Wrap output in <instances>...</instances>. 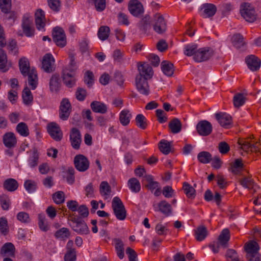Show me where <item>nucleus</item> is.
I'll list each match as a JSON object with an SVG mask.
<instances>
[{
    "mask_svg": "<svg viewBox=\"0 0 261 261\" xmlns=\"http://www.w3.org/2000/svg\"><path fill=\"white\" fill-rule=\"evenodd\" d=\"M22 99L25 105H29L33 101V95L28 87H25L22 91Z\"/></svg>",
    "mask_w": 261,
    "mask_h": 261,
    "instance_id": "51",
    "label": "nucleus"
},
{
    "mask_svg": "<svg viewBox=\"0 0 261 261\" xmlns=\"http://www.w3.org/2000/svg\"><path fill=\"white\" fill-rule=\"evenodd\" d=\"M213 54L214 53L212 49L208 48H202L197 49L193 59L196 62H201L208 60L213 56Z\"/></svg>",
    "mask_w": 261,
    "mask_h": 261,
    "instance_id": "10",
    "label": "nucleus"
},
{
    "mask_svg": "<svg viewBox=\"0 0 261 261\" xmlns=\"http://www.w3.org/2000/svg\"><path fill=\"white\" fill-rule=\"evenodd\" d=\"M238 143L241 146V148L244 151L257 152L259 151L257 143L255 144L249 139H239Z\"/></svg>",
    "mask_w": 261,
    "mask_h": 261,
    "instance_id": "16",
    "label": "nucleus"
},
{
    "mask_svg": "<svg viewBox=\"0 0 261 261\" xmlns=\"http://www.w3.org/2000/svg\"><path fill=\"white\" fill-rule=\"evenodd\" d=\"M150 17L148 15L144 16L138 23V27L139 29L146 33L150 28Z\"/></svg>",
    "mask_w": 261,
    "mask_h": 261,
    "instance_id": "36",
    "label": "nucleus"
},
{
    "mask_svg": "<svg viewBox=\"0 0 261 261\" xmlns=\"http://www.w3.org/2000/svg\"><path fill=\"white\" fill-rule=\"evenodd\" d=\"M232 42L234 46L237 48H240L243 46L245 43L244 41V38L240 34H234L232 38Z\"/></svg>",
    "mask_w": 261,
    "mask_h": 261,
    "instance_id": "43",
    "label": "nucleus"
},
{
    "mask_svg": "<svg viewBox=\"0 0 261 261\" xmlns=\"http://www.w3.org/2000/svg\"><path fill=\"white\" fill-rule=\"evenodd\" d=\"M197 50V45L196 44H188L184 47V54L187 56H195Z\"/></svg>",
    "mask_w": 261,
    "mask_h": 261,
    "instance_id": "55",
    "label": "nucleus"
},
{
    "mask_svg": "<svg viewBox=\"0 0 261 261\" xmlns=\"http://www.w3.org/2000/svg\"><path fill=\"white\" fill-rule=\"evenodd\" d=\"M10 62H8L6 52L2 48H0V70L2 72H6L11 67Z\"/></svg>",
    "mask_w": 261,
    "mask_h": 261,
    "instance_id": "27",
    "label": "nucleus"
},
{
    "mask_svg": "<svg viewBox=\"0 0 261 261\" xmlns=\"http://www.w3.org/2000/svg\"><path fill=\"white\" fill-rule=\"evenodd\" d=\"M201 9L202 10V16L204 18L213 16L217 11L216 6L213 4H204L201 6Z\"/></svg>",
    "mask_w": 261,
    "mask_h": 261,
    "instance_id": "26",
    "label": "nucleus"
},
{
    "mask_svg": "<svg viewBox=\"0 0 261 261\" xmlns=\"http://www.w3.org/2000/svg\"><path fill=\"white\" fill-rule=\"evenodd\" d=\"M3 141L5 146L11 149L15 147L17 139L14 133L8 132L5 134L3 137Z\"/></svg>",
    "mask_w": 261,
    "mask_h": 261,
    "instance_id": "24",
    "label": "nucleus"
},
{
    "mask_svg": "<svg viewBox=\"0 0 261 261\" xmlns=\"http://www.w3.org/2000/svg\"><path fill=\"white\" fill-rule=\"evenodd\" d=\"M240 185L248 189H252L253 193L256 191L258 186L254 183L253 180L250 177L244 176L239 179Z\"/></svg>",
    "mask_w": 261,
    "mask_h": 261,
    "instance_id": "28",
    "label": "nucleus"
},
{
    "mask_svg": "<svg viewBox=\"0 0 261 261\" xmlns=\"http://www.w3.org/2000/svg\"><path fill=\"white\" fill-rule=\"evenodd\" d=\"M215 118L221 126L225 128H229L232 124L231 116L223 112H219L215 114Z\"/></svg>",
    "mask_w": 261,
    "mask_h": 261,
    "instance_id": "18",
    "label": "nucleus"
},
{
    "mask_svg": "<svg viewBox=\"0 0 261 261\" xmlns=\"http://www.w3.org/2000/svg\"><path fill=\"white\" fill-rule=\"evenodd\" d=\"M54 201L58 204L62 203L65 200V194L63 191H58L53 195Z\"/></svg>",
    "mask_w": 261,
    "mask_h": 261,
    "instance_id": "56",
    "label": "nucleus"
},
{
    "mask_svg": "<svg viewBox=\"0 0 261 261\" xmlns=\"http://www.w3.org/2000/svg\"><path fill=\"white\" fill-rule=\"evenodd\" d=\"M230 239V232L228 229H223L218 237V242L221 246L226 247L227 243Z\"/></svg>",
    "mask_w": 261,
    "mask_h": 261,
    "instance_id": "35",
    "label": "nucleus"
},
{
    "mask_svg": "<svg viewBox=\"0 0 261 261\" xmlns=\"http://www.w3.org/2000/svg\"><path fill=\"white\" fill-rule=\"evenodd\" d=\"M49 89L51 92L57 93L61 86L60 76L59 73L53 74L49 80Z\"/></svg>",
    "mask_w": 261,
    "mask_h": 261,
    "instance_id": "22",
    "label": "nucleus"
},
{
    "mask_svg": "<svg viewBox=\"0 0 261 261\" xmlns=\"http://www.w3.org/2000/svg\"><path fill=\"white\" fill-rule=\"evenodd\" d=\"M153 30L158 34H163L167 30V22L160 13H156L153 16Z\"/></svg>",
    "mask_w": 261,
    "mask_h": 261,
    "instance_id": "6",
    "label": "nucleus"
},
{
    "mask_svg": "<svg viewBox=\"0 0 261 261\" xmlns=\"http://www.w3.org/2000/svg\"><path fill=\"white\" fill-rule=\"evenodd\" d=\"M71 110V106L69 100L66 98L63 99L60 106V118L63 120H66L69 118Z\"/></svg>",
    "mask_w": 261,
    "mask_h": 261,
    "instance_id": "13",
    "label": "nucleus"
},
{
    "mask_svg": "<svg viewBox=\"0 0 261 261\" xmlns=\"http://www.w3.org/2000/svg\"><path fill=\"white\" fill-rule=\"evenodd\" d=\"M112 207L117 219L124 220L126 217V211L125 206L119 197H115L112 202Z\"/></svg>",
    "mask_w": 261,
    "mask_h": 261,
    "instance_id": "3",
    "label": "nucleus"
},
{
    "mask_svg": "<svg viewBox=\"0 0 261 261\" xmlns=\"http://www.w3.org/2000/svg\"><path fill=\"white\" fill-rule=\"evenodd\" d=\"M18 186L17 181L11 178L6 179L3 183L4 188L9 192L16 191L18 189Z\"/></svg>",
    "mask_w": 261,
    "mask_h": 261,
    "instance_id": "30",
    "label": "nucleus"
},
{
    "mask_svg": "<svg viewBox=\"0 0 261 261\" xmlns=\"http://www.w3.org/2000/svg\"><path fill=\"white\" fill-rule=\"evenodd\" d=\"M10 200L6 195H3L0 196V203L2 208L4 210H8L9 208Z\"/></svg>",
    "mask_w": 261,
    "mask_h": 261,
    "instance_id": "61",
    "label": "nucleus"
},
{
    "mask_svg": "<svg viewBox=\"0 0 261 261\" xmlns=\"http://www.w3.org/2000/svg\"><path fill=\"white\" fill-rule=\"evenodd\" d=\"M70 236V232L67 228L63 227L57 231L55 233V237L58 239L65 241L69 238Z\"/></svg>",
    "mask_w": 261,
    "mask_h": 261,
    "instance_id": "38",
    "label": "nucleus"
},
{
    "mask_svg": "<svg viewBox=\"0 0 261 261\" xmlns=\"http://www.w3.org/2000/svg\"><path fill=\"white\" fill-rule=\"evenodd\" d=\"M246 63L250 70L253 71L258 70L260 66V60L254 55H250L245 59Z\"/></svg>",
    "mask_w": 261,
    "mask_h": 261,
    "instance_id": "21",
    "label": "nucleus"
},
{
    "mask_svg": "<svg viewBox=\"0 0 261 261\" xmlns=\"http://www.w3.org/2000/svg\"><path fill=\"white\" fill-rule=\"evenodd\" d=\"M62 77L64 84L68 88H72L75 85V73H67V70H62Z\"/></svg>",
    "mask_w": 261,
    "mask_h": 261,
    "instance_id": "23",
    "label": "nucleus"
},
{
    "mask_svg": "<svg viewBox=\"0 0 261 261\" xmlns=\"http://www.w3.org/2000/svg\"><path fill=\"white\" fill-rule=\"evenodd\" d=\"M15 247L14 245L11 243H6L2 247L1 250V254L5 255L6 254L13 255Z\"/></svg>",
    "mask_w": 261,
    "mask_h": 261,
    "instance_id": "47",
    "label": "nucleus"
},
{
    "mask_svg": "<svg viewBox=\"0 0 261 261\" xmlns=\"http://www.w3.org/2000/svg\"><path fill=\"white\" fill-rule=\"evenodd\" d=\"M91 108L95 113L105 114L108 110L107 106L100 101H94L91 103Z\"/></svg>",
    "mask_w": 261,
    "mask_h": 261,
    "instance_id": "32",
    "label": "nucleus"
},
{
    "mask_svg": "<svg viewBox=\"0 0 261 261\" xmlns=\"http://www.w3.org/2000/svg\"><path fill=\"white\" fill-rule=\"evenodd\" d=\"M76 98L81 101H84L87 96V91L83 88H77L75 92Z\"/></svg>",
    "mask_w": 261,
    "mask_h": 261,
    "instance_id": "64",
    "label": "nucleus"
},
{
    "mask_svg": "<svg viewBox=\"0 0 261 261\" xmlns=\"http://www.w3.org/2000/svg\"><path fill=\"white\" fill-rule=\"evenodd\" d=\"M195 238L198 241H202L208 234L207 228L204 225H200L194 230Z\"/></svg>",
    "mask_w": 261,
    "mask_h": 261,
    "instance_id": "33",
    "label": "nucleus"
},
{
    "mask_svg": "<svg viewBox=\"0 0 261 261\" xmlns=\"http://www.w3.org/2000/svg\"><path fill=\"white\" fill-rule=\"evenodd\" d=\"M32 152V155L29 158V163L30 167L33 168L38 165L39 154L36 148H34Z\"/></svg>",
    "mask_w": 261,
    "mask_h": 261,
    "instance_id": "50",
    "label": "nucleus"
},
{
    "mask_svg": "<svg viewBox=\"0 0 261 261\" xmlns=\"http://www.w3.org/2000/svg\"><path fill=\"white\" fill-rule=\"evenodd\" d=\"M70 139L72 147L75 149H79L81 142V135L79 130L72 128L70 130Z\"/></svg>",
    "mask_w": 261,
    "mask_h": 261,
    "instance_id": "20",
    "label": "nucleus"
},
{
    "mask_svg": "<svg viewBox=\"0 0 261 261\" xmlns=\"http://www.w3.org/2000/svg\"><path fill=\"white\" fill-rule=\"evenodd\" d=\"M21 27L23 32L27 37H32L34 35L32 17L28 14L23 15L22 19Z\"/></svg>",
    "mask_w": 261,
    "mask_h": 261,
    "instance_id": "7",
    "label": "nucleus"
},
{
    "mask_svg": "<svg viewBox=\"0 0 261 261\" xmlns=\"http://www.w3.org/2000/svg\"><path fill=\"white\" fill-rule=\"evenodd\" d=\"M147 80L141 76H136L135 79L137 90L140 94L145 96H147L150 93V88Z\"/></svg>",
    "mask_w": 261,
    "mask_h": 261,
    "instance_id": "8",
    "label": "nucleus"
},
{
    "mask_svg": "<svg viewBox=\"0 0 261 261\" xmlns=\"http://www.w3.org/2000/svg\"><path fill=\"white\" fill-rule=\"evenodd\" d=\"M35 23L38 30H43L45 25V17L44 11L39 9L35 14Z\"/></svg>",
    "mask_w": 261,
    "mask_h": 261,
    "instance_id": "25",
    "label": "nucleus"
},
{
    "mask_svg": "<svg viewBox=\"0 0 261 261\" xmlns=\"http://www.w3.org/2000/svg\"><path fill=\"white\" fill-rule=\"evenodd\" d=\"M160 150L165 154H168L171 151V145L170 143L165 140H161L159 143Z\"/></svg>",
    "mask_w": 261,
    "mask_h": 261,
    "instance_id": "48",
    "label": "nucleus"
},
{
    "mask_svg": "<svg viewBox=\"0 0 261 261\" xmlns=\"http://www.w3.org/2000/svg\"><path fill=\"white\" fill-rule=\"evenodd\" d=\"M42 68L47 73H51L55 70V60L51 54H46L44 56L42 61Z\"/></svg>",
    "mask_w": 261,
    "mask_h": 261,
    "instance_id": "12",
    "label": "nucleus"
},
{
    "mask_svg": "<svg viewBox=\"0 0 261 261\" xmlns=\"http://www.w3.org/2000/svg\"><path fill=\"white\" fill-rule=\"evenodd\" d=\"M136 125L139 128L145 129L147 126V119L142 114H138L135 118Z\"/></svg>",
    "mask_w": 261,
    "mask_h": 261,
    "instance_id": "45",
    "label": "nucleus"
},
{
    "mask_svg": "<svg viewBox=\"0 0 261 261\" xmlns=\"http://www.w3.org/2000/svg\"><path fill=\"white\" fill-rule=\"evenodd\" d=\"M67 176H66V180L67 182L70 185H72L74 183L75 181V177H74V169L73 167H71L68 168V170L66 171Z\"/></svg>",
    "mask_w": 261,
    "mask_h": 261,
    "instance_id": "62",
    "label": "nucleus"
},
{
    "mask_svg": "<svg viewBox=\"0 0 261 261\" xmlns=\"http://www.w3.org/2000/svg\"><path fill=\"white\" fill-rule=\"evenodd\" d=\"M128 9L130 14L135 17H139L144 13L143 6L138 0H130Z\"/></svg>",
    "mask_w": 261,
    "mask_h": 261,
    "instance_id": "11",
    "label": "nucleus"
},
{
    "mask_svg": "<svg viewBox=\"0 0 261 261\" xmlns=\"http://www.w3.org/2000/svg\"><path fill=\"white\" fill-rule=\"evenodd\" d=\"M68 220L72 222V224H70V226L76 232L81 234H87L89 233L90 231L87 225L81 217L70 215Z\"/></svg>",
    "mask_w": 261,
    "mask_h": 261,
    "instance_id": "2",
    "label": "nucleus"
},
{
    "mask_svg": "<svg viewBox=\"0 0 261 261\" xmlns=\"http://www.w3.org/2000/svg\"><path fill=\"white\" fill-rule=\"evenodd\" d=\"M197 159L202 164H207L212 161V154L207 151H201L198 154Z\"/></svg>",
    "mask_w": 261,
    "mask_h": 261,
    "instance_id": "41",
    "label": "nucleus"
},
{
    "mask_svg": "<svg viewBox=\"0 0 261 261\" xmlns=\"http://www.w3.org/2000/svg\"><path fill=\"white\" fill-rule=\"evenodd\" d=\"M70 62L69 64L64 68L63 70H67V73H74L76 69V64L74 62V58L73 55H70Z\"/></svg>",
    "mask_w": 261,
    "mask_h": 261,
    "instance_id": "58",
    "label": "nucleus"
},
{
    "mask_svg": "<svg viewBox=\"0 0 261 261\" xmlns=\"http://www.w3.org/2000/svg\"><path fill=\"white\" fill-rule=\"evenodd\" d=\"M128 186L131 191L135 193L139 192L141 189L140 183L136 178H132L128 180Z\"/></svg>",
    "mask_w": 261,
    "mask_h": 261,
    "instance_id": "42",
    "label": "nucleus"
},
{
    "mask_svg": "<svg viewBox=\"0 0 261 261\" xmlns=\"http://www.w3.org/2000/svg\"><path fill=\"white\" fill-rule=\"evenodd\" d=\"M110 30L107 26H101L99 28L97 35L98 38L103 41L107 39L109 36Z\"/></svg>",
    "mask_w": 261,
    "mask_h": 261,
    "instance_id": "44",
    "label": "nucleus"
},
{
    "mask_svg": "<svg viewBox=\"0 0 261 261\" xmlns=\"http://www.w3.org/2000/svg\"><path fill=\"white\" fill-rule=\"evenodd\" d=\"M168 127L172 133L177 134L181 130L182 124L179 119L174 118L169 122Z\"/></svg>",
    "mask_w": 261,
    "mask_h": 261,
    "instance_id": "31",
    "label": "nucleus"
},
{
    "mask_svg": "<svg viewBox=\"0 0 261 261\" xmlns=\"http://www.w3.org/2000/svg\"><path fill=\"white\" fill-rule=\"evenodd\" d=\"M99 191L101 195L105 196L107 198V196L110 194L111 192V188L108 182L102 181L100 185Z\"/></svg>",
    "mask_w": 261,
    "mask_h": 261,
    "instance_id": "54",
    "label": "nucleus"
},
{
    "mask_svg": "<svg viewBox=\"0 0 261 261\" xmlns=\"http://www.w3.org/2000/svg\"><path fill=\"white\" fill-rule=\"evenodd\" d=\"M38 225L40 229L43 231H47L49 229V225L46 222L45 215L39 214L38 215Z\"/></svg>",
    "mask_w": 261,
    "mask_h": 261,
    "instance_id": "49",
    "label": "nucleus"
},
{
    "mask_svg": "<svg viewBox=\"0 0 261 261\" xmlns=\"http://www.w3.org/2000/svg\"><path fill=\"white\" fill-rule=\"evenodd\" d=\"M114 242L115 243V249L117 251V254L120 259H122L124 256V244L119 239H114Z\"/></svg>",
    "mask_w": 261,
    "mask_h": 261,
    "instance_id": "40",
    "label": "nucleus"
},
{
    "mask_svg": "<svg viewBox=\"0 0 261 261\" xmlns=\"http://www.w3.org/2000/svg\"><path fill=\"white\" fill-rule=\"evenodd\" d=\"M173 64L167 61L161 63V69L163 73L168 76H171L174 73Z\"/></svg>",
    "mask_w": 261,
    "mask_h": 261,
    "instance_id": "34",
    "label": "nucleus"
},
{
    "mask_svg": "<svg viewBox=\"0 0 261 261\" xmlns=\"http://www.w3.org/2000/svg\"><path fill=\"white\" fill-rule=\"evenodd\" d=\"M244 249L246 252V256L251 257V254L258 252L259 247L258 244L254 241H250L244 245Z\"/></svg>",
    "mask_w": 261,
    "mask_h": 261,
    "instance_id": "29",
    "label": "nucleus"
},
{
    "mask_svg": "<svg viewBox=\"0 0 261 261\" xmlns=\"http://www.w3.org/2000/svg\"><path fill=\"white\" fill-rule=\"evenodd\" d=\"M47 132L51 137L56 141H61L63 138L62 132L56 123L51 122L48 124Z\"/></svg>",
    "mask_w": 261,
    "mask_h": 261,
    "instance_id": "14",
    "label": "nucleus"
},
{
    "mask_svg": "<svg viewBox=\"0 0 261 261\" xmlns=\"http://www.w3.org/2000/svg\"><path fill=\"white\" fill-rule=\"evenodd\" d=\"M211 123L206 120H201L196 125V130L200 136H208L212 132Z\"/></svg>",
    "mask_w": 261,
    "mask_h": 261,
    "instance_id": "15",
    "label": "nucleus"
},
{
    "mask_svg": "<svg viewBox=\"0 0 261 261\" xmlns=\"http://www.w3.org/2000/svg\"><path fill=\"white\" fill-rule=\"evenodd\" d=\"M231 166V171L234 174H240L243 170V164L241 159L236 160Z\"/></svg>",
    "mask_w": 261,
    "mask_h": 261,
    "instance_id": "39",
    "label": "nucleus"
},
{
    "mask_svg": "<svg viewBox=\"0 0 261 261\" xmlns=\"http://www.w3.org/2000/svg\"><path fill=\"white\" fill-rule=\"evenodd\" d=\"M246 98L242 93H237L233 99V104L235 107L239 108L243 105L245 102Z\"/></svg>",
    "mask_w": 261,
    "mask_h": 261,
    "instance_id": "53",
    "label": "nucleus"
},
{
    "mask_svg": "<svg viewBox=\"0 0 261 261\" xmlns=\"http://www.w3.org/2000/svg\"><path fill=\"white\" fill-rule=\"evenodd\" d=\"M24 186L28 192L32 193L35 191L37 187V185L34 181L31 180H27L24 182Z\"/></svg>",
    "mask_w": 261,
    "mask_h": 261,
    "instance_id": "63",
    "label": "nucleus"
},
{
    "mask_svg": "<svg viewBox=\"0 0 261 261\" xmlns=\"http://www.w3.org/2000/svg\"><path fill=\"white\" fill-rule=\"evenodd\" d=\"M153 206L155 211L161 212L166 217L169 216L172 213L171 204L166 200H162L156 204H154Z\"/></svg>",
    "mask_w": 261,
    "mask_h": 261,
    "instance_id": "17",
    "label": "nucleus"
},
{
    "mask_svg": "<svg viewBox=\"0 0 261 261\" xmlns=\"http://www.w3.org/2000/svg\"><path fill=\"white\" fill-rule=\"evenodd\" d=\"M184 193L186 196L189 198L193 199L195 196V190L189 184L185 182L182 187Z\"/></svg>",
    "mask_w": 261,
    "mask_h": 261,
    "instance_id": "46",
    "label": "nucleus"
},
{
    "mask_svg": "<svg viewBox=\"0 0 261 261\" xmlns=\"http://www.w3.org/2000/svg\"><path fill=\"white\" fill-rule=\"evenodd\" d=\"M138 69L139 72V74L136 76H141L143 78H146V80L150 79L153 74L152 67L148 64H140L138 66Z\"/></svg>",
    "mask_w": 261,
    "mask_h": 261,
    "instance_id": "19",
    "label": "nucleus"
},
{
    "mask_svg": "<svg viewBox=\"0 0 261 261\" xmlns=\"http://www.w3.org/2000/svg\"><path fill=\"white\" fill-rule=\"evenodd\" d=\"M74 165L79 171L85 172L89 169L90 163L85 156L83 154H78L74 158Z\"/></svg>",
    "mask_w": 261,
    "mask_h": 261,
    "instance_id": "9",
    "label": "nucleus"
},
{
    "mask_svg": "<svg viewBox=\"0 0 261 261\" xmlns=\"http://www.w3.org/2000/svg\"><path fill=\"white\" fill-rule=\"evenodd\" d=\"M19 67L21 74L26 76L28 75V83L32 89H35L38 84V77L36 70L34 68L30 69L29 62L25 57L21 58L19 61Z\"/></svg>",
    "mask_w": 261,
    "mask_h": 261,
    "instance_id": "1",
    "label": "nucleus"
},
{
    "mask_svg": "<svg viewBox=\"0 0 261 261\" xmlns=\"http://www.w3.org/2000/svg\"><path fill=\"white\" fill-rule=\"evenodd\" d=\"M0 232L6 236L9 232V227L8 225V221L6 218H0Z\"/></svg>",
    "mask_w": 261,
    "mask_h": 261,
    "instance_id": "57",
    "label": "nucleus"
},
{
    "mask_svg": "<svg viewBox=\"0 0 261 261\" xmlns=\"http://www.w3.org/2000/svg\"><path fill=\"white\" fill-rule=\"evenodd\" d=\"M132 117V114L129 111L126 109L121 111L119 115V121L123 126L127 125Z\"/></svg>",
    "mask_w": 261,
    "mask_h": 261,
    "instance_id": "37",
    "label": "nucleus"
},
{
    "mask_svg": "<svg viewBox=\"0 0 261 261\" xmlns=\"http://www.w3.org/2000/svg\"><path fill=\"white\" fill-rule=\"evenodd\" d=\"M144 178L148 182V184L147 185V187L151 190H154L158 187L159 182L153 180V178L152 176L146 175L144 176Z\"/></svg>",
    "mask_w": 261,
    "mask_h": 261,
    "instance_id": "60",
    "label": "nucleus"
},
{
    "mask_svg": "<svg viewBox=\"0 0 261 261\" xmlns=\"http://www.w3.org/2000/svg\"><path fill=\"white\" fill-rule=\"evenodd\" d=\"M16 130L22 136L27 137L29 135L28 127L24 122H20L17 124Z\"/></svg>",
    "mask_w": 261,
    "mask_h": 261,
    "instance_id": "52",
    "label": "nucleus"
},
{
    "mask_svg": "<svg viewBox=\"0 0 261 261\" xmlns=\"http://www.w3.org/2000/svg\"><path fill=\"white\" fill-rule=\"evenodd\" d=\"M94 82V75L92 72L88 70L87 71L84 77V82L88 86V87L90 88L93 85Z\"/></svg>",
    "mask_w": 261,
    "mask_h": 261,
    "instance_id": "59",
    "label": "nucleus"
},
{
    "mask_svg": "<svg viewBox=\"0 0 261 261\" xmlns=\"http://www.w3.org/2000/svg\"><path fill=\"white\" fill-rule=\"evenodd\" d=\"M240 13L242 16L249 22H253L256 18L254 8L249 3H245L241 6Z\"/></svg>",
    "mask_w": 261,
    "mask_h": 261,
    "instance_id": "4",
    "label": "nucleus"
},
{
    "mask_svg": "<svg viewBox=\"0 0 261 261\" xmlns=\"http://www.w3.org/2000/svg\"><path fill=\"white\" fill-rule=\"evenodd\" d=\"M53 41L59 47H63L66 45V37L62 28L56 27L52 31Z\"/></svg>",
    "mask_w": 261,
    "mask_h": 261,
    "instance_id": "5",
    "label": "nucleus"
}]
</instances>
